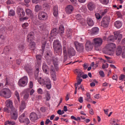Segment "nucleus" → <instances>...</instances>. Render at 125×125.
I'll list each match as a JSON object with an SVG mask.
<instances>
[{
    "label": "nucleus",
    "mask_w": 125,
    "mask_h": 125,
    "mask_svg": "<svg viewBox=\"0 0 125 125\" xmlns=\"http://www.w3.org/2000/svg\"><path fill=\"white\" fill-rule=\"evenodd\" d=\"M39 73H40V67L37 66L35 68L34 71V78L35 80H38L40 84L45 85L47 89H50L51 88V81H50V79L48 77H45L44 79H42V77L39 78Z\"/></svg>",
    "instance_id": "f257e3e1"
},
{
    "label": "nucleus",
    "mask_w": 125,
    "mask_h": 125,
    "mask_svg": "<svg viewBox=\"0 0 125 125\" xmlns=\"http://www.w3.org/2000/svg\"><path fill=\"white\" fill-rule=\"evenodd\" d=\"M114 35H110L106 39L107 42H114L115 41H117L118 42H120L123 39V35L119 34L117 32H114Z\"/></svg>",
    "instance_id": "f03ea898"
},
{
    "label": "nucleus",
    "mask_w": 125,
    "mask_h": 125,
    "mask_svg": "<svg viewBox=\"0 0 125 125\" xmlns=\"http://www.w3.org/2000/svg\"><path fill=\"white\" fill-rule=\"evenodd\" d=\"M53 47L55 54H59V53H62V45L61 44V42L58 40H56L53 42Z\"/></svg>",
    "instance_id": "7ed1b4c3"
},
{
    "label": "nucleus",
    "mask_w": 125,
    "mask_h": 125,
    "mask_svg": "<svg viewBox=\"0 0 125 125\" xmlns=\"http://www.w3.org/2000/svg\"><path fill=\"white\" fill-rule=\"evenodd\" d=\"M116 44L113 43H108L106 44L103 49V52L104 53H105V54L111 55L112 52L114 51V49L116 48Z\"/></svg>",
    "instance_id": "20e7f679"
},
{
    "label": "nucleus",
    "mask_w": 125,
    "mask_h": 125,
    "mask_svg": "<svg viewBox=\"0 0 125 125\" xmlns=\"http://www.w3.org/2000/svg\"><path fill=\"white\" fill-rule=\"evenodd\" d=\"M111 21V18L109 16H106L103 18L101 22V26L103 28H108Z\"/></svg>",
    "instance_id": "39448f33"
},
{
    "label": "nucleus",
    "mask_w": 125,
    "mask_h": 125,
    "mask_svg": "<svg viewBox=\"0 0 125 125\" xmlns=\"http://www.w3.org/2000/svg\"><path fill=\"white\" fill-rule=\"evenodd\" d=\"M103 43V40L100 38H96L93 40L92 44L95 47H100Z\"/></svg>",
    "instance_id": "423d86ee"
},
{
    "label": "nucleus",
    "mask_w": 125,
    "mask_h": 125,
    "mask_svg": "<svg viewBox=\"0 0 125 125\" xmlns=\"http://www.w3.org/2000/svg\"><path fill=\"white\" fill-rule=\"evenodd\" d=\"M74 45L76 50L78 52H80V53L83 52V50H84V46H83V44L81 43L78 42V41H75L74 42Z\"/></svg>",
    "instance_id": "0eeeda50"
},
{
    "label": "nucleus",
    "mask_w": 125,
    "mask_h": 125,
    "mask_svg": "<svg viewBox=\"0 0 125 125\" xmlns=\"http://www.w3.org/2000/svg\"><path fill=\"white\" fill-rule=\"evenodd\" d=\"M44 57L48 65H50L52 62L51 58L52 57V51L47 50L46 52V54L45 55Z\"/></svg>",
    "instance_id": "6e6552de"
},
{
    "label": "nucleus",
    "mask_w": 125,
    "mask_h": 125,
    "mask_svg": "<svg viewBox=\"0 0 125 125\" xmlns=\"http://www.w3.org/2000/svg\"><path fill=\"white\" fill-rule=\"evenodd\" d=\"M27 83H28V77L26 76L20 79L18 82V84L19 86H21V87H24V86H26Z\"/></svg>",
    "instance_id": "1a4fd4ad"
},
{
    "label": "nucleus",
    "mask_w": 125,
    "mask_h": 125,
    "mask_svg": "<svg viewBox=\"0 0 125 125\" xmlns=\"http://www.w3.org/2000/svg\"><path fill=\"white\" fill-rule=\"evenodd\" d=\"M0 96H3L5 98H10V91L7 88L4 89L0 93Z\"/></svg>",
    "instance_id": "9d476101"
},
{
    "label": "nucleus",
    "mask_w": 125,
    "mask_h": 125,
    "mask_svg": "<svg viewBox=\"0 0 125 125\" xmlns=\"http://www.w3.org/2000/svg\"><path fill=\"white\" fill-rule=\"evenodd\" d=\"M17 14L20 18H23L25 15V11L21 7H18L17 8Z\"/></svg>",
    "instance_id": "9b49d317"
},
{
    "label": "nucleus",
    "mask_w": 125,
    "mask_h": 125,
    "mask_svg": "<svg viewBox=\"0 0 125 125\" xmlns=\"http://www.w3.org/2000/svg\"><path fill=\"white\" fill-rule=\"evenodd\" d=\"M11 119L12 120H17L18 118V113L17 112V109L16 108H13L10 112Z\"/></svg>",
    "instance_id": "f8f14e48"
},
{
    "label": "nucleus",
    "mask_w": 125,
    "mask_h": 125,
    "mask_svg": "<svg viewBox=\"0 0 125 125\" xmlns=\"http://www.w3.org/2000/svg\"><path fill=\"white\" fill-rule=\"evenodd\" d=\"M47 17V13H46L45 12H43V11L39 12L38 14V19H39V20H41V21H42L43 20H46Z\"/></svg>",
    "instance_id": "ddd939ff"
},
{
    "label": "nucleus",
    "mask_w": 125,
    "mask_h": 125,
    "mask_svg": "<svg viewBox=\"0 0 125 125\" xmlns=\"http://www.w3.org/2000/svg\"><path fill=\"white\" fill-rule=\"evenodd\" d=\"M24 70L29 75H31L33 72V66L31 64H28L25 65Z\"/></svg>",
    "instance_id": "4468645a"
},
{
    "label": "nucleus",
    "mask_w": 125,
    "mask_h": 125,
    "mask_svg": "<svg viewBox=\"0 0 125 125\" xmlns=\"http://www.w3.org/2000/svg\"><path fill=\"white\" fill-rule=\"evenodd\" d=\"M74 11V7L72 5H69L65 8V12L67 14H72Z\"/></svg>",
    "instance_id": "2eb2a0df"
},
{
    "label": "nucleus",
    "mask_w": 125,
    "mask_h": 125,
    "mask_svg": "<svg viewBox=\"0 0 125 125\" xmlns=\"http://www.w3.org/2000/svg\"><path fill=\"white\" fill-rule=\"evenodd\" d=\"M29 118L31 122H36L38 120V115L35 112H32L30 114Z\"/></svg>",
    "instance_id": "dca6fc26"
},
{
    "label": "nucleus",
    "mask_w": 125,
    "mask_h": 125,
    "mask_svg": "<svg viewBox=\"0 0 125 125\" xmlns=\"http://www.w3.org/2000/svg\"><path fill=\"white\" fill-rule=\"evenodd\" d=\"M6 107H7V108H10L11 110H12L13 109H15L14 106H13V103L12 102V101L10 100H8L6 102Z\"/></svg>",
    "instance_id": "f3484780"
},
{
    "label": "nucleus",
    "mask_w": 125,
    "mask_h": 125,
    "mask_svg": "<svg viewBox=\"0 0 125 125\" xmlns=\"http://www.w3.org/2000/svg\"><path fill=\"white\" fill-rule=\"evenodd\" d=\"M34 36H35V33L33 32H30L27 37V41L28 42H31L34 40Z\"/></svg>",
    "instance_id": "a211bd4d"
},
{
    "label": "nucleus",
    "mask_w": 125,
    "mask_h": 125,
    "mask_svg": "<svg viewBox=\"0 0 125 125\" xmlns=\"http://www.w3.org/2000/svg\"><path fill=\"white\" fill-rule=\"evenodd\" d=\"M85 48L87 51L91 50L92 49V43L90 41H87L85 43Z\"/></svg>",
    "instance_id": "6ab92c4d"
},
{
    "label": "nucleus",
    "mask_w": 125,
    "mask_h": 125,
    "mask_svg": "<svg viewBox=\"0 0 125 125\" xmlns=\"http://www.w3.org/2000/svg\"><path fill=\"white\" fill-rule=\"evenodd\" d=\"M87 8L90 11H92L95 9V4L94 3L90 2L87 4Z\"/></svg>",
    "instance_id": "aec40b11"
},
{
    "label": "nucleus",
    "mask_w": 125,
    "mask_h": 125,
    "mask_svg": "<svg viewBox=\"0 0 125 125\" xmlns=\"http://www.w3.org/2000/svg\"><path fill=\"white\" fill-rule=\"evenodd\" d=\"M42 68L43 71L44 72V73H45V74H46V75H48V74H49V71L47 70V69H48V66H47V65H46V63H43Z\"/></svg>",
    "instance_id": "412c9836"
},
{
    "label": "nucleus",
    "mask_w": 125,
    "mask_h": 125,
    "mask_svg": "<svg viewBox=\"0 0 125 125\" xmlns=\"http://www.w3.org/2000/svg\"><path fill=\"white\" fill-rule=\"evenodd\" d=\"M25 108H26V103L25 102V101H22L21 103V105H20V111L22 112Z\"/></svg>",
    "instance_id": "4be33fe9"
},
{
    "label": "nucleus",
    "mask_w": 125,
    "mask_h": 125,
    "mask_svg": "<svg viewBox=\"0 0 125 125\" xmlns=\"http://www.w3.org/2000/svg\"><path fill=\"white\" fill-rule=\"evenodd\" d=\"M53 14L55 17L58 16V6H54L53 8Z\"/></svg>",
    "instance_id": "5701e85b"
},
{
    "label": "nucleus",
    "mask_w": 125,
    "mask_h": 125,
    "mask_svg": "<svg viewBox=\"0 0 125 125\" xmlns=\"http://www.w3.org/2000/svg\"><path fill=\"white\" fill-rule=\"evenodd\" d=\"M122 51L123 49H122V47L121 46H118L116 51V55L117 56H120V55L122 54Z\"/></svg>",
    "instance_id": "b1692460"
},
{
    "label": "nucleus",
    "mask_w": 125,
    "mask_h": 125,
    "mask_svg": "<svg viewBox=\"0 0 125 125\" xmlns=\"http://www.w3.org/2000/svg\"><path fill=\"white\" fill-rule=\"evenodd\" d=\"M51 34L53 36H56L58 34H59V31H58V29L57 28H54L51 31Z\"/></svg>",
    "instance_id": "393cba45"
},
{
    "label": "nucleus",
    "mask_w": 125,
    "mask_h": 125,
    "mask_svg": "<svg viewBox=\"0 0 125 125\" xmlns=\"http://www.w3.org/2000/svg\"><path fill=\"white\" fill-rule=\"evenodd\" d=\"M87 23L88 24V26H92L94 25V22L93 20L90 18H87Z\"/></svg>",
    "instance_id": "a878e982"
},
{
    "label": "nucleus",
    "mask_w": 125,
    "mask_h": 125,
    "mask_svg": "<svg viewBox=\"0 0 125 125\" xmlns=\"http://www.w3.org/2000/svg\"><path fill=\"white\" fill-rule=\"evenodd\" d=\"M25 13L26 15H27V16H31L32 17L34 16V14H33V11H32L30 9L27 8L25 9Z\"/></svg>",
    "instance_id": "bb28decb"
},
{
    "label": "nucleus",
    "mask_w": 125,
    "mask_h": 125,
    "mask_svg": "<svg viewBox=\"0 0 125 125\" xmlns=\"http://www.w3.org/2000/svg\"><path fill=\"white\" fill-rule=\"evenodd\" d=\"M75 73H77L78 74V76L79 78H82V76L83 75V72L80 69H76L75 70Z\"/></svg>",
    "instance_id": "cd10ccee"
},
{
    "label": "nucleus",
    "mask_w": 125,
    "mask_h": 125,
    "mask_svg": "<svg viewBox=\"0 0 125 125\" xmlns=\"http://www.w3.org/2000/svg\"><path fill=\"white\" fill-rule=\"evenodd\" d=\"M114 25L117 29H120L122 27V22L120 21H117L114 22Z\"/></svg>",
    "instance_id": "c85d7f7f"
},
{
    "label": "nucleus",
    "mask_w": 125,
    "mask_h": 125,
    "mask_svg": "<svg viewBox=\"0 0 125 125\" xmlns=\"http://www.w3.org/2000/svg\"><path fill=\"white\" fill-rule=\"evenodd\" d=\"M6 36H5V30L0 32V39L1 40H5Z\"/></svg>",
    "instance_id": "c756f323"
},
{
    "label": "nucleus",
    "mask_w": 125,
    "mask_h": 125,
    "mask_svg": "<svg viewBox=\"0 0 125 125\" xmlns=\"http://www.w3.org/2000/svg\"><path fill=\"white\" fill-rule=\"evenodd\" d=\"M36 60L37 61L38 64H41V62H42V55H37L36 56Z\"/></svg>",
    "instance_id": "7c9ffc66"
},
{
    "label": "nucleus",
    "mask_w": 125,
    "mask_h": 125,
    "mask_svg": "<svg viewBox=\"0 0 125 125\" xmlns=\"http://www.w3.org/2000/svg\"><path fill=\"white\" fill-rule=\"evenodd\" d=\"M68 55H69V56H75V55H76V51L73 48L70 49L68 51Z\"/></svg>",
    "instance_id": "2f4dec72"
},
{
    "label": "nucleus",
    "mask_w": 125,
    "mask_h": 125,
    "mask_svg": "<svg viewBox=\"0 0 125 125\" xmlns=\"http://www.w3.org/2000/svg\"><path fill=\"white\" fill-rule=\"evenodd\" d=\"M30 44V49L31 50H35V48L36 47V43L33 41H31L29 42Z\"/></svg>",
    "instance_id": "473e14b6"
},
{
    "label": "nucleus",
    "mask_w": 125,
    "mask_h": 125,
    "mask_svg": "<svg viewBox=\"0 0 125 125\" xmlns=\"http://www.w3.org/2000/svg\"><path fill=\"white\" fill-rule=\"evenodd\" d=\"M81 78L82 77H77V83L75 84V86H77L78 87V86H79V84L81 83L82 82H83V79Z\"/></svg>",
    "instance_id": "72a5a7b5"
},
{
    "label": "nucleus",
    "mask_w": 125,
    "mask_h": 125,
    "mask_svg": "<svg viewBox=\"0 0 125 125\" xmlns=\"http://www.w3.org/2000/svg\"><path fill=\"white\" fill-rule=\"evenodd\" d=\"M50 75H51V77L52 78V79L53 80V81H54V82H55V81H56L57 79H56V72H50Z\"/></svg>",
    "instance_id": "f704fd0d"
},
{
    "label": "nucleus",
    "mask_w": 125,
    "mask_h": 125,
    "mask_svg": "<svg viewBox=\"0 0 125 125\" xmlns=\"http://www.w3.org/2000/svg\"><path fill=\"white\" fill-rule=\"evenodd\" d=\"M64 27L63 26H60L58 29L59 34H61L62 35V34H64Z\"/></svg>",
    "instance_id": "c9c22d12"
},
{
    "label": "nucleus",
    "mask_w": 125,
    "mask_h": 125,
    "mask_svg": "<svg viewBox=\"0 0 125 125\" xmlns=\"http://www.w3.org/2000/svg\"><path fill=\"white\" fill-rule=\"evenodd\" d=\"M53 63L54 64L57 65V64H59L58 62V58L57 57H53Z\"/></svg>",
    "instance_id": "e433bc0d"
},
{
    "label": "nucleus",
    "mask_w": 125,
    "mask_h": 125,
    "mask_svg": "<svg viewBox=\"0 0 125 125\" xmlns=\"http://www.w3.org/2000/svg\"><path fill=\"white\" fill-rule=\"evenodd\" d=\"M42 9V6L40 5H36L35 6V12H39Z\"/></svg>",
    "instance_id": "4c0bfd02"
},
{
    "label": "nucleus",
    "mask_w": 125,
    "mask_h": 125,
    "mask_svg": "<svg viewBox=\"0 0 125 125\" xmlns=\"http://www.w3.org/2000/svg\"><path fill=\"white\" fill-rule=\"evenodd\" d=\"M99 32V29L98 27H94L92 29V34H97Z\"/></svg>",
    "instance_id": "58836bf2"
},
{
    "label": "nucleus",
    "mask_w": 125,
    "mask_h": 125,
    "mask_svg": "<svg viewBox=\"0 0 125 125\" xmlns=\"http://www.w3.org/2000/svg\"><path fill=\"white\" fill-rule=\"evenodd\" d=\"M86 96L87 98L86 99V101L88 102H90V101H92V99L90 98V94L89 93H86Z\"/></svg>",
    "instance_id": "ea45409f"
},
{
    "label": "nucleus",
    "mask_w": 125,
    "mask_h": 125,
    "mask_svg": "<svg viewBox=\"0 0 125 125\" xmlns=\"http://www.w3.org/2000/svg\"><path fill=\"white\" fill-rule=\"evenodd\" d=\"M100 2L102 3V4H104V5H107L109 3V0H99Z\"/></svg>",
    "instance_id": "a19ab883"
},
{
    "label": "nucleus",
    "mask_w": 125,
    "mask_h": 125,
    "mask_svg": "<svg viewBox=\"0 0 125 125\" xmlns=\"http://www.w3.org/2000/svg\"><path fill=\"white\" fill-rule=\"evenodd\" d=\"M15 15V11L13 10H10L9 11L8 16H14Z\"/></svg>",
    "instance_id": "79ce46f5"
},
{
    "label": "nucleus",
    "mask_w": 125,
    "mask_h": 125,
    "mask_svg": "<svg viewBox=\"0 0 125 125\" xmlns=\"http://www.w3.org/2000/svg\"><path fill=\"white\" fill-rule=\"evenodd\" d=\"M9 48H7V47H5L3 50V53L5 54L6 55H8V53H9Z\"/></svg>",
    "instance_id": "37998d69"
},
{
    "label": "nucleus",
    "mask_w": 125,
    "mask_h": 125,
    "mask_svg": "<svg viewBox=\"0 0 125 125\" xmlns=\"http://www.w3.org/2000/svg\"><path fill=\"white\" fill-rule=\"evenodd\" d=\"M29 96H30V94L28 93H26L23 96V100H25V101L28 100Z\"/></svg>",
    "instance_id": "c03bdc74"
},
{
    "label": "nucleus",
    "mask_w": 125,
    "mask_h": 125,
    "mask_svg": "<svg viewBox=\"0 0 125 125\" xmlns=\"http://www.w3.org/2000/svg\"><path fill=\"white\" fill-rule=\"evenodd\" d=\"M15 95L16 96L19 102H20V96L19 95V93L17 91L15 92Z\"/></svg>",
    "instance_id": "a18cd8bd"
},
{
    "label": "nucleus",
    "mask_w": 125,
    "mask_h": 125,
    "mask_svg": "<svg viewBox=\"0 0 125 125\" xmlns=\"http://www.w3.org/2000/svg\"><path fill=\"white\" fill-rule=\"evenodd\" d=\"M72 36V31L68 30L66 32V36L67 38H70V37Z\"/></svg>",
    "instance_id": "49530a36"
},
{
    "label": "nucleus",
    "mask_w": 125,
    "mask_h": 125,
    "mask_svg": "<svg viewBox=\"0 0 125 125\" xmlns=\"http://www.w3.org/2000/svg\"><path fill=\"white\" fill-rule=\"evenodd\" d=\"M50 94L49 93H47L46 95V101H49L50 100Z\"/></svg>",
    "instance_id": "de8ad7c7"
},
{
    "label": "nucleus",
    "mask_w": 125,
    "mask_h": 125,
    "mask_svg": "<svg viewBox=\"0 0 125 125\" xmlns=\"http://www.w3.org/2000/svg\"><path fill=\"white\" fill-rule=\"evenodd\" d=\"M9 107H4V108L3 109V112H6V113H10V110H9V109H8Z\"/></svg>",
    "instance_id": "09e8293b"
},
{
    "label": "nucleus",
    "mask_w": 125,
    "mask_h": 125,
    "mask_svg": "<svg viewBox=\"0 0 125 125\" xmlns=\"http://www.w3.org/2000/svg\"><path fill=\"white\" fill-rule=\"evenodd\" d=\"M62 50L63 54H67V49L66 48L65 45L63 46Z\"/></svg>",
    "instance_id": "8fccbe9b"
},
{
    "label": "nucleus",
    "mask_w": 125,
    "mask_h": 125,
    "mask_svg": "<svg viewBox=\"0 0 125 125\" xmlns=\"http://www.w3.org/2000/svg\"><path fill=\"white\" fill-rule=\"evenodd\" d=\"M71 2L74 4V5H78V1L77 0H70Z\"/></svg>",
    "instance_id": "3c124183"
},
{
    "label": "nucleus",
    "mask_w": 125,
    "mask_h": 125,
    "mask_svg": "<svg viewBox=\"0 0 125 125\" xmlns=\"http://www.w3.org/2000/svg\"><path fill=\"white\" fill-rule=\"evenodd\" d=\"M21 26L23 29H26V27L29 26V23H28V22H25L22 24Z\"/></svg>",
    "instance_id": "603ef678"
},
{
    "label": "nucleus",
    "mask_w": 125,
    "mask_h": 125,
    "mask_svg": "<svg viewBox=\"0 0 125 125\" xmlns=\"http://www.w3.org/2000/svg\"><path fill=\"white\" fill-rule=\"evenodd\" d=\"M18 48L20 50H23L24 49V45L21 44L18 46Z\"/></svg>",
    "instance_id": "864d4df0"
},
{
    "label": "nucleus",
    "mask_w": 125,
    "mask_h": 125,
    "mask_svg": "<svg viewBox=\"0 0 125 125\" xmlns=\"http://www.w3.org/2000/svg\"><path fill=\"white\" fill-rule=\"evenodd\" d=\"M76 18L77 20H81L82 19V16H81V14H79L76 15Z\"/></svg>",
    "instance_id": "5fc2aeb1"
},
{
    "label": "nucleus",
    "mask_w": 125,
    "mask_h": 125,
    "mask_svg": "<svg viewBox=\"0 0 125 125\" xmlns=\"http://www.w3.org/2000/svg\"><path fill=\"white\" fill-rule=\"evenodd\" d=\"M67 58H68L67 54H63V62L67 61Z\"/></svg>",
    "instance_id": "6e6d98bb"
},
{
    "label": "nucleus",
    "mask_w": 125,
    "mask_h": 125,
    "mask_svg": "<svg viewBox=\"0 0 125 125\" xmlns=\"http://www.w3.org/2000/svg\"><path fill=\"white\" fill-rule=\"evenodd\" d=\"M96 18L99 20V19H101V16L99 13H96L95 14Z\"/></svg>",
    "instance_id": "4d7b16f0"
},
{
    "label": "nucleus",
    "mask_w": 125,
    "mask_h": 125,
    "mask_svg": "<svg viewBox=\"0 0 125 125\" xmlns=\"http://www.w3.org/2000/svg\"><path fill=\"white\" fill-rule=\"evenodd\" d=\"M38 28L39 29H40V30H43V28H44V25H43V24H41L38 26Z\"/></svg>",
    "instance_id": "13d9d810"
},
{
    "label": "nucleus",
    "mask_w": 125,
    "mask_h": 125,
    "mask_svg": "<svg viewBox=\"0 0 125 125\" xmlns=\"http://www.w3.org/2000/svg\"><path fill=\"white\" fill-rule=\"evenodd\" d=\"M99 74L102 78H104V77H105V74H104V72H103V71H100L99 72Z\"/></svg>",
    "instance_id": "bf43d9fd"
},
{
    "label": "nucleus",
    "mask_w": 125,
    "mask_h": 125,
    "mask_svg": "<svg viewBox=\"0 0 125 125\" xmlns=\"http://www.w3.org/2000/svg\"><path fill=\"white\" fill-rule=\"evenodd\" d=\"M50 71V73L55 72V69L54 68V67L53 65L51 66Z\"/></svg>",
    "instance_id": "052dcab7"
},
{
    "label": "nucleus",
    "mask_w": 125,
    "mask_h": 125,
    "mask_svg": "<svg viewBox=\"0 0 125 125\" xmlns=\"http://www.w3.org/2000/svg\"><path fill=\"white\" fill-rule=\"evenodd\" d=\"M37 92L39 94H42V89L41 88H39L37 90Z\"/></svg>",
    "instance_id": "680f3d73"
},
{
    "label": "nucleus",
    "mask_w": 125,
    "mask_h": 125,
    "mask_svg": "<svg viewBox=\"0 0 125 125\" xmlns=\"http://www.w3.org/2000/svg\"><path fill=\"white\" fill-rule=\"evenodd\" d=\"M29 84V88H33V86H34V83L32 82V81H30Z\"/></svg>",
    "instance_id": "e2e57ef3"
},
{
    "label": "nucleus",
    "mask_w": 125,
    "mask_h": 125,
    "mask_svg": "<svg viewBox=\"0 0 125 125\" xmlns=\"http://www.w3.org/2000/svg\"><path fill=\"white\" fill-rule=\"evenodd\" d=\"M78 101L80 102V103H83V99L82 97H80V98H78Z\"/></svg>",
    "instance_id": "0e129e2a"
},
{
    "label": "nucleus",
    "mask_w": 125,
    "mask_h": 125,
    "mask_svg": "<svg viewBox=\"0 0 125 125\" xmlns=\"http://www.w3.org/2000/svg\"><path fill=\"white\" fill-rule=\"evenodd\" d=\"M106 13H107V9H104V11L101 13V15H102V16H104V15Z\"/></svg>",
    "instance_id": "69168bd1"
},
{
    "label": "nucleus",
    "mask_w": 125,
    "mask_h": 125,
    "mask_svg": "<svg viewBox=\"0 0 125 125\" xmlns=\"http://www.w3.org/2000/svg\"><path fill=\"white\" fill-rule=\"evenodd\" d=\"M55 69L56 70L57 72L59 70V67H58L59 63H57V64H54Z\"/></svg>",
    "instance_id": "338daca9"
},
{
    "label": "nucleus",
    "mask_w": 125,
    "mask_h": 125,
    "mask_svg": "<svg viewBox=\"0 0 125 125\" xmlns=\"http://www.w3.org/2000/svg\"><path fill=\"white\" fill-rule=\"evenodd\" d=\"M125 76L124 75H121L119 78L120 81H123L125 79Z\"/></svg>",
    "instance_id": "774afa93"
}]
</instances>
